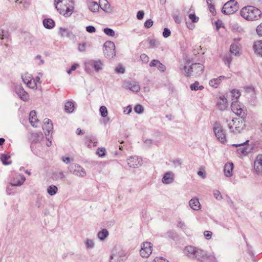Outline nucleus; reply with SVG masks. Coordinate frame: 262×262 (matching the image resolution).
Listing matches in <instances>:
<instances>
[{
  "mask_svg": "<svg viewBox=\"0 0 262 262\" xmlns=\"http://www.w3.org/2000/svg\"><path fill=\"white\" fill-rule=\"evenodd\" d=\"M184 254L189 258L199 262H217L214 254L192 246H186L184 250Z\"/></svg>",
  "mask_w": 262,
  "mask_h": 262,
  "instance_id": "1",
  "label": "nucleus"
},
{
  "mask_svg": "<svg viewBox=\"0 0 262 262\" xmlns=\"http://www.w3.org/2000/svg\"><path fill=\"white\" fill-rule=\"evenodd\" d=\"M54 5L57 11L65 17L70 16L73 12V0H55Z\"/></svg>",
  "mask_w": 262,
  "mask_h": 262,
  "instance_id": "2",
  "label": "nucleus"
},
{
  "mask_svg": "<svg viewBox=\"0 0 262 262\" xmlns=\"http://www.w3.org/2000/svg\"><path fill=\"white\" fill-rule=\"evenodd\" d=\"M240 14L247 20L254 21L260 18L262 13L259 9L254 6H247L241 10Z\"/></svg>",
  "mask_w": 262,
  "mask_h": 262,
  "instance_id": "3",
  "label": "nucleus"
},
{
  "mask_svg": "<svg viewBox=\"0 0 262 262\" xmlns=\"http://www.w3.org/2000/svg\"><path fill=\"white\" fill-rule=\"evenodd\" d=\"M204 69V66L199 63H193L188 68L183 65L180 67L181 72L187 77H198L203 73Z\"/></svg>",
  "mask_w": 262,
  "mask_h": 262,
  "instance_id": "4",
  "label": "nucleus"
},
{
  "mask_svg": "<svg viewBox=\"0 0 262 262\" xmlns=\"http://www.w3.org/2000/svg\"><path fill=\"white\" fill-rule=\"evenodd\" d=\"M224 122L226 124L229 130L234 134H238L244 129L245 124L239 118H233L230 116L224 118Z\"/></svg>",
  "mask_w": 262,
  "mask_h": 262,
  "instance_id": "5",
  "label": "nucleus"
},
{
  "mask_svg": "<svg viewBox=\"0 0 262 262\" xmlns=\"http://www.w3.org/2000/svg\"><path fill=\"white\" fill-rule=\"evenodd\" d=\"M68 170L70 174L79 178L85 177L86 172L85 169L77 163H72L68 167Z\"/></svg>",
  "mask_w": 262,
  "mask_h": 262,
  "instance_id": "6",
  "label": "nucleus"
},
{
  "mask_svg": "<svg viewBox=\"0 0 262 262\" xmlns=\"http://www.w3.org/2000/svg\"><path fill=\"white\" fill-rule=\"evenodd\" d=\"M238 9V4L234 0H230L225 4L222 12L226 15L232 14Z\"/></svg>",
  "mask_w": 262,
  "mask_h": 262,
  "instance_id": "7",
  "label": "nucleus"
},
{
  "mask_svg": "<svg viewBox=\"0 0 262 262\" xmlns=\"http://www.w3.org/2000/svg\"><path fill=\"white\" fill-rule=\"evenodd\" d=\"M103 64L100 60H90L85 62V70L90 73L91 68H94L96 72H99L103 69Z\"/></svg>",
  "mask_w": 262,
  "mask_h": 262,
  "instance_id": "8",
  "label": "nucleus"
},
{
  "mask_svg": "<svg viewBox=\"0 0 262 262\" xmlns=\"http://www.w3.org/2000/svg\"><path fill=\"white\" fill-rule=\"evenodd\" d=\"M104 56L108 59L113 58L116 55L115 43L111 41L105 42L103 45Z\"/></svg>",
  "mask_w": 262,
  "mask_h": 262,
  "instance_id": "9",
  "label": "nucleus"
},
{
  "mask_svg": "<svg viewBox=\"0 0 262 262\" xmlns=\"http://www.w3.org/2000/svg\"><path fill=\"white\" fill-rule=\"evenodd\" d=\"M152 244L150 242H145L141 244L140 254L142 257L147 258L152 253Z\"/></svg>",
  "mask_w": 262,
  "mask_h": 262,
  "instance_id": "10",
  "label": "nucleus"
},
{
  "mask_svg": "<svg viewBox=\"0 0 262 262\" xmlns=\"http://www.w3.org/2000/svg\"><path fill=\"white\" fill-rule=\"evenodd\" d=\"M231 108L232 112L237 116L244 117L246 115L245 108L240 102L237 101H232Z\"/></svg>",
  "mask_w": 262,
  "mask_h": 262,
  "instance_id": "11",
  "label": "nucleus"
},
{
  "mask_svg": "<svg viewBox=\"0 0 262 262\" xmlns=\"http://www.w3.org/2000/svg\"><path fill=\"white\" fill-rule=\"evenodd\" d=\"M126 254L122 250H114L110 257V262H124Z\"/></svg>",
  "mask_w": 262,
  "mask_h": 262,
  "instance_id": "12",
  "label": "nucleus"
},
{
  "mask_svg": "<svg viewBox=\"0 0 262 262\" xmlns=\"http://www.w3.org/2000/svg\"><path fill=\"white\" fill-rule=\"evenodd\" d=\"M127 164L130 168H136L142 164V160L138 156H130L127 160Z\"/></svg>",
  "mask_w": 262,
  "mask_h": 262,
  "instance_id": "13",
  "label": "nucleus"
},
{
  "mask_svg": "<svg viewBox=\"0 0 262 262\" xmlns=\"http://www.w3.org/2000/svg\"><path fill=\"white\" fill-rule=\"evenodd\" d=\"M14 91L21 100L26 101L29 100V96L28 93L24 90L21 85L18 84L15 86Z\"/></svg>",
  "mask_w": 262,
  "mask_h": 262,
  "instance_id": "14",
  "label": "nucleus"
},
{
  "mask_svg": "<svg viewBox=\"0 0 262 262\" xmlns=\"http://www.w3.org/2000/svg\"><path fill=\"white\" fill-rule=\"evenodd\" d=\"M214 132L217 139L221 142L224 143L226 141L225 133L220 125H217L214 127Z\"/></svg>",
  "mask_w": 262,
  "mask_h": 262,
  "instance_id": "15",
  "label": "nucleus"
},
{
  "mask_svg": "<svg viewBox=\"0 0 262 262\" xmlns=\"http://www.w3.org/2000/svg\"><path fill=\"white\" fill-rule=\"evenodd\" d=\"M254 170L255 173L262 176V155H258L254 162Z\"/></svg>",
  "mask_w": 262,
  "mask_h": 262,
  "instance_id": "16",
  "label": "nucleus"
},
{
  "mask_svg": "<svg viewBox=\"0 0 262 262\" xmlns=\"http://www.w3.org/2000/svg\"><path fill=\"white\" fill-rule=\"evenodd\" d=\"M25 180L26 178L24 176L17 174L14 176L10 184L11 186H20L24 184Z\"/></svg>",
  "mask_w": 262,
  "mask_h": 262,
  "instance_id": "17",
  "label": "nucleus"
},
{
  "mask_svg": "<svg viewBox=\"0 0 262 262\" xmlns=\"http://www.w3.org/2000/svg\"><path fill=\"white\" fill-rule=\"evenodd\" d=\"M174 174L172 171H168L164 174L161 182L166 185L171 184L174 181Z\"/></svg>",
  "mask_w": 262,
  "mask_h": 262,
  "instance_id": "18",
  "label": "nucleus"
},
{
  "mask_svg": "<svg viewBox=\"0 0 262 262\" xmlns=\"http://www.w3.org/2000/svg\"><path fill=\"white\" fill-rule=\"evenodd\" d=\"M233 167L234 165L232 162H228L225 164L224 173L225 177L230 178L232 176Z\"/></svg>",
  "mask_w": 262,
  "mask_h": 262,
  "instance_id": "19",
  "label": "nucleus"
},
{
  "mask_svg": "<svg viewBox=\"0 0 262 262\" xmlns=\"http://www.w3.org/2000/svg\"><path fill=\"white\" fill-rule=\"evenodd\" d=\"M248 142H249V141L247 140L246 142L243 143H240L238 144H233V145L236 147H239V148L237 150L239 153H241L243 155H246L250 151L249 147L247 145Z\"/></svg>",
  "mask_w": 262,
  "mask_h": 262,
  "instance_id": "20",
  "label": "nucleus"
},
{
  "mask_svg": "<svg viewBox=\"0 0 262 262\" xmlns=\"http://www.w3.org/2000/svg\"><path fill=\"white\" fill-rule=\"evenodd\" d=\"M29 121L31 125L37 127L39 124L38 119L36 117V113L35 111H31L29 114Z\"/></svg>",
  "mask_w": 262,
  "mask_h": 262,
  "instance_id": "21",
  "label": "nucleus"
},
{
  "mask_svg": "<svg viewBox=\"0 0 262 262\" xmlns=\"http://www.w3.org/2000/svg\"><path fill=\"white\" fill-rule=\"evenodd\" d=\"M253 49L256 55L262 57V40L255 41L253 43Z\"/></svg>",
  "mask_w": 262,
  "mask_h": 262,
  "instance_id": "22",
  "label": "nucleus"
},
{
  "mask_svg": "<svg viewBox=\"0 0 262 262\" xmlns=\"http://www.w3.org/2000/svg\"><path fill=\"white\" fill-rule=\"evenodd\" d=\"M99 8L107 13H112L113 10L108 2L106 0H99Z\"/></svg>",
  "mask_w": 262,
  "mask_h": 262,
  "instance_id": "23",
  "label": "nucleus"
},
{
  "mask_svg": "<svg viewBox=\"0 0 262 262\" xmlns=\"http://www.w3.org/2000/svg\"><path fill=\"white\" fill-rule=\"evenodd\" d=\"M240 40V38H235L234 41L235 42L231 44L230 48V52L231 54L237 55L239 53V45L238 43V41Z\"/></svg>",
  "mask_w": 262,
  "mask_h": 262,
  "instance_id": "24",
  "label": "nucleus"
},
{
  "mask_svg": "<svg viewBox=\"0 0 262 262\" xmlns=\"http://www.w3.org/2000/svg\"><path fill=\"white\" fill-rule=\"evenodd\" d=\"M125 86L133 92L139 91L140 87L138 82L136 81H127L125 82Z\"/></svg>",
  "mask_w": 262,
  "mask_h": 262,
  "instance_id": "25",
  "label": "nucleus"
},
{
  "mask_svg": "<svg viewBox=\"0 0 262 262\" xmlns=\"http://www.w3.org/2000/svg\"><path fill=\"white\" fill-rule=\"evenodd\" d=\"M190 207L193 210L198 211L201 209V204L198 198L191 199L189 202Z\"/></svg>",
  "mask_w": 262,
  "mask_h": 262,
  "instance_id": "26",
  "label": "nucleus"
},
{
  "mask_svg": "<svg viewBox=\"0 0 262 262\" xmlns=\"http://www.w3.org/2000/svg\"><path fill=\"white\" fill-rule=\"evenodd\" d=\"M217 106L220 110H225L228 106L227 99L224 96H221L217 102Z\"/></svg>",
  "mask_w": 262,
  "mask_h": 262,
  "instance_id": "27",
  "label": "nucleus"
},
{
  "mask_svg": "<svg viewBox=\"0 0 262 262\" xmlns=\"http://www.w3.org/2000/svg\"><path fill=\"white\" fill-rule=\"evenodd\" d=\"M225 76H220V77L216 78H213L209 81V85L210 86L216 88L218 87V86L221 83V81H222V79L225 78Z\"/></svg>",
  "mask_w": 262,
  "mask_h": 262,
  "instance_id": "28",
  "label": "nucleus"
},
{
  "mask_svg": "<svg viewBox=\"0 0 262 262\" xmlns=\"http://www.w3.org/2000/svg\"><path fill=\"white\" fill-rule=\"evenodd\" d=\"M52 178L55 181L63 180L66 176L62 170H59L53 173Z\"/></svg>",
  "mask_w": 262,
  "mask_h": 262,
  "instance_id": "29",
  "label": "nucleus"
},
{
  "mask_svg": "<svg viewBox=\"0 0 262 262\" xmlns=\"http://www.w3.org/2000/svg\"><path fill=\"white\" fill-rule=\"evenodd\" d=\"M87 5L89 10L93 12H97L99 9V4L96 2H88Z\"/></svg>",
  "mask_w": 262,
  "mask_h": 262,
  "instance_id": "30",
  "label": "nucleus"
},
{
  "mask_svg": "<svg viewBox=\"0 0 262 262\" xmlns=\"http://www.w3.org/2000/svg\"><path fill=\"white\" fill-rule=\"evenodd\" d=\"M74 104L72 101H68L64 105V110L67 113H72L74 110Z\"/></svg>",
  "mask_w": 262,
  "mask_h": 262,
  "instance_id": "31",
  "label": "nucleus"
},
{
  "mask_svg": "<svg viewBox=\"0 0 262 262\" xmlns=\"http://www.w3.org/2000/svg\"><path fill=\"white\" fill-rule=\"evenodd\" d=\"M108 236V232L105 229H102L97 234V236L100 241H104Z\"/></svg>",
  "mask_w": 262,
  "mask_h": 262,
  "instance_id": "32",
  "label": "nucleus"
},
{
  "mask_svg": "<svg viewBox=\"0 0 262 262\" xmlns=\"http://www.w3.org/2000/svg\"><path fill=\"white\" fill-rule=\"evenodd\" d=\"M43 24L45 28L51 29L54 26L55 23L52 19L46 18L43 20Z\"/></svg>",
  "mask_w": 262,
  "mask_h": 262,
  "instance_id": "33",
  "label": "nucleus"
},
{
  "mask_svg": "<svg viewBox=\"0 0 262 262\" xmlns=\"http://www.w3.org/2000/svg\"><path fill=\"white\" fill-rule=\"evenodd\" d=\"M190 88L191 90L196 91L198 90H202L204 89V87L202 85H200L198 81H195L190 85Z\"/></svg>",
  "mask_w": 262,
  "mask_h": 262,
  "instance_id": "34",
  "label": "nucleus"
},
{
  "mask_svg": "<svg viewBox=\"0 0 262 262\" xmlns=\"http://www.w3.org/2000/svg\"><path fill=\"white\" fill-rule=\"evenodd\" d=\"M10 156L6 154H3L1 156V161L4 165H8L11 163V161L9 160Z\"/></svg>",
  "mask_w": 262,
  "mask_h": 262,
  "instance_id": "35",
  "label": "nucleus"
},
{
  "mask_svg": "<svg viewBox=\"0 0 262 262\" xmlns=\"http://www.w3.org/2000/svg\"><path fill=\"white\" fill-rule=\"evenodd\" d=\"M58 191V188L55 185H51L47 188V192L51 196L55 195Z\"/></svg>",
  "mask_w": 262,
  "mask_h": 262,
  "instance_id": "36",
  "label": "nucleus"
},
{
  "mask_svg": "<svg viewBox=\"0 0 262 262\" xmlns=\"http://www.w3.org/2000/svg\"><path fill=\"white\" fill-rule=\"evenodd\" d=\"M231 96L232 98V101H237V99L241 96V93L238 90H233L231 91Z\"/></svg>",
  "mask_w": 262,
  "mask_h": 262,
  "instance_id": "37",
  "label": "nucleus"
},
{
  "mask_svg": "<svg viewBox=\"0 0 262 262\" xmlns=\"http://www.w3.org/2000/svg\"><path fill=\"white\" fill-rule=\"evenodd\" d=\"M42 129L44 130L45 135L46 136L49 135L51 133H52L53 124L43 125Z\"/></svg>",
  "mask_w": 262,
  "mask_h": 262,
  "instance_id": "38",
  "label": "nucleus"
},
{
  "mask_svg": "<svg viewBox=\"0 0 262 262\" xmlns=\"http://www.w3.org/2000/svg\"><path fill=\"white\" fill-rule=\"evenodd\" d=\"M59 33L62 37H69L71 33L66 28H60Z\"/></svg>",
  "mask_w": 262,
  "mask_h": 262,
  "instance_id": "39",
  "label": "nucleus"
},
{
  "mask_svg": "<svg viewBox=\"0 0 262 262\" xmlns=\"http://www.w3.org/2000/svg\"><path fill=\"white\" fill-rule=\"evenodd\" d=\"M177 226V227L181 228L183 231L188 229V227L185 222L184 221L181 220L178 221Z\"/></svg>",
  "mask_w": 262,
  "mask_h": 262,
  "instance_id": "40",
  "label": "nucleus"
},
{
  "mask_svg": "<svg viewBox=\"0 0 262 262\" xmlns=\"http://www.w3.org/2000/svg\"><path fill=\"white\" fill-rule=\"evenodd\" d=\"M21 79L24 83L27 84L28 82L32 79L31 75L28 73H25L21 75Z\"/></svg>",
  "mask_w": 262,
  "mask_h": 262,
  "instance_id": "41",
  "label": "nucleus"
},
{
  "mask_svg": "<svg viewBox=\"0 0 262 262\" xmlns=\"http://www.w3.org/2000/svg\"><path fill=\"white\" fill-rule=\"evenodd\" d=\"M42 138V134L40 133H34L32 135V139L33 142H37Z\"/></svg>",
  "mask_w": 262,
  "mask_h": 262,
  "instance_id": "42",
  "label": "nucleus"
},
{
  "mask_svg": "<svg viewBox=\"0 0 262 262\" xmlns=\"http://www.w3.org/2000/svg\"><path fill=\"white\" fill-rule=\"evenodd\" d=\"M103 31L105 34L110 36L114 37L115 35V31L111 28H104Z\"/></svg>",
  "mask_w": 262,
  "mask_h": 262,
  "instance_id": "43",
  "label": "nucleus"
},
{
  "mask_svg": "<svg viewBox=\"0 0 262 262\" xmlns=\"http://www.w3.org/2000/svg\"><path fill=\"white\" fill-rule=\"evenodd\" d=\"M100 113L101 114V116L104 118L106 117L107 115V108L105 106H101L99 109Z\"/></svg>",
  "mask_w": 262,
  "mask_h": 262,
  "instance_id": "44",
  "label": "nucleus"
},
{
  "mask_svg": "<svg viewBox=\"0 0 262 262\" xmlns=\"http://www.w3.org/2000/svg\"><path fill=\"white\" fill-rule=\"evenodd\" d=\"M188 17L191 21L193 23H197L199 20V17L196 16L194 13L189 14Z\"/></svg>",
  "mask_w": 262,
  "mask_h": 262,
  "instance_id": "45",
  "label": "nucleus"
},
{
  "mask_svg": "<svg viewBox=\"0 0 262 262\" xmlns=\"http://www.w3.org/2000/svg\"><path fill=\"white\" fill-rule=\"evenodd\" d=\"M214 197L217 200H221L223 199L220 191L218 190H214L213 191Z\"/></svg>",
  "mask_w": 262,
  "mask_h": 262,
  "instance_id": "46",
  "label": "nucleus"
},
{
  "mask_svg": "<svg viewBox=\"0 0 262 262\" xmlns=\"http://www.w3.org/2000/svg\"><path fill=\"white\" fill-rule=\"evenodd\" d=\"M28 87L32 89H36L37 88V83L35 82V80H31L28 83L26 84Z\"/></svg>",
  "mask_w": 262,
  "mask_h": 262,
  "instance_id": "47",
  "label": "nucleus"
},
{
  "mask_svg": "<svg viewBox=\"0 0 262 262\" xmlns=\"http://www.w3.org/2000/svg\"><path fill=\"white\" fill-rule=\"evenodd\" d=\"M134 111L136 113L138 114H141L143 112L144 107L142 105L140 104H138L135 106L134 107Z\"/></svg>",
  "mask_w": 262,
  "mask_h": 262,
  "instance_id": "48",
  "label": "nucleus"
},
{
  "mask_svg": "<svg viewBox=\"0 0 262 262\" xmlns=\"http://www.w3.org/2000/svg\"><path fill=\"white\" fill-rule=\"evenodd\" d=\"M115 72L118 74H123L125 72V69L122 65L119 64L116 67Z\"/></svg>",
  "mask_w": 262,
  "mask_h": 262,
  "instance_id": "49",
  "label": "nucleus"
},
{
  "mask_svg": "<svg viewBox=\"0 0 262 262\" xmlns=\"http://www.w3.org/2000/svg\"><path fill=\"white\" fill-rule=\"evenodd\" d=\"M231 60L232 58L230 55L225 56L223 58V60L225 62V64L227 65L228 67H229V65L231 63Z\"/></svg>",
  "mask_w": 262,
  "mask_h": 262,
  "instance_id": "50",
  "label": "nucleus"
},
{
  "mask_svg": "<svg viewBox=\"0 0 262 262\" xmlns=\"http://www.w3.org/2000/svg\"><path fill=\"white\" fill-rule=\"evenodd\" d=\"M256 32L258 36L262 37V22L257 26Z\"/></svg>",
  "mask_w": 262,
  "mask_h": 262,
  "instance_id": "51",
  "label": "nucleus"
},
{
  "mask_svg": "<svg viewBox=\"0 0 262 262\" xmlns=\"http://www.w3.org/2000/svg\"><path fill=\"white\" fill-rule=\"evenodd\" d=\"M85 246L87 248H93L94 247V243L92 240L88 239L85 242Z\"/></svg>",
  "mask_w": 262,
  "mask_h": 262,
  "instance_id": "52",
  "label": "nucleus"
},
{
  "mask_svg": "<svg viewBox=\"0 0 262 262\" xmlns=\"http://www.w3.org/2000/svg\"><path fill=\"white\" fill-rule=\"evenodd\" d=\"M86 44V43H80L78 46V50L80 52H84L85 51Z\"/></svg>",
  "mask_w": 262,
  "mask_h": 262,
  "instance_id": "53",
  "label": "nucleus"
},
{
  "mask_svg": "<svg viewBox=\"0 0 262 262\" xmlns=\"http://www.w3.org/2000/svg\"><path fill=\"white\" fill-rule=\"evenodd\" d=\"M97 154L100 157L104 156L105 154V149L104 148H99L97 149Z\"/></svg>",
  "mask_w": 262,
  "mask_h": 262,
  "instance_id": "54",
  "label": "nucleus"
},
{
  "mask_svg": "<svg viewBox=\"0 0 262 262\" xmlns=\"http://www.w3.org/2000/svg\"><path fill=\"white\" fill-rule=\"evenodd\" d=\"M170 34H171V32L169 29H168L167 28H165L164 29V30L163 32V36L165 38H167V37H169L170 35Z\"/></svg>",
  "mask_w": 262,
  "mask_h": 262,
  "instance_id": "55",
  "label": "nucleus"
},
{
  "mask_svg": "<svg viewBox=\"0 0 262 262\" xmlns=\"http://www.w3.org/2000/svg\"><path fill=\"white\" fill-rule=\"evenodd\" d=\"M144 27L146 28H149L153 25V21L151 19H149L144 23Z\"/></svg>",
  "mask_w": 262,
  "mask_h": 262,
  "instance_id": "56",
  "label": "nucleus"
},
{
  "mask_svg": "<svg viewBox=\"0 0 262 262\" xmlns=\"http://www.w3.org/2000/svg\"><path fill=\"white\" fill-rule=\"evenodd\" d=\"M157 68L160 71L162 72H164L166 70V67L162 63H161L160 61H159V63L157 66Z\"/></svg>",
  "mask_w": 262,
  "mask_h": 262,
  "instance_id": "57",
  "label": "nucleus"
},
{
  "mask_svg": "<svg viewBox=\"0 0 262 262\" xmlns=\"http://www.w3.org/2000/svg\"><path fill=\"white\" fill-rule=\"evenodd\" d=\"M212 233L210 231H205L204 235L207 239H210L212 237Z\"/></svg>",
  "mask_w": 262,
  "mask_h": 262,
  "instance_id": "58",
  "label": "nucleus"
},
{
  "mask_svg": "<svg viewBox=\"0 0 262 262\" xmlns=\"http://www.w3.org/2000/svg\"><path fill=\"white\" fill-rule=\"evenodd\" d=\"M41 202L42 197L37 196L35 202V206L38 208H40L41 206Z\"/></svg>",
  "mask_w": 262,
  "mask_h": 262,
  "instance_id": "59",
  "label": "nucleus"
},
{
  "mask_svg": "<svg viewBox=\"0 0 262 262\" xmlns=\"http://www.w3.org/2000/svg\"><path fill=\"white\" fill-rule=\"evenodd\" d=\"M86 30L89 33H94L96 32L95 28L93 26H89L86 27Z\"/></svg>",
  "mask_w": 262,
  "mask_h": 262,
  "instance_id": "60",
  "label": "nucleus"
},
{
  "mask_svg": "<svg viewBox=\"0 0 262 262\" xmlns=\"http://www.w3.org/2000/svg\"><path fill=\"white\" fill-rule=\"evenodd\" d=\"M140 58L142 61L145 63L148 61L149 58L145 54H142L140 55Z\"/></svg>",
  "mask_w": 262,
  "mask_h": 262,
  "instance_id": "61",
  "label": "nucleus"
},
{
  "mask_svg": "<svg viewBox=\"0 0 262 262\" xmlns=\"http://www.w3.org/2000/svg\"><path fill=\"white\" fill-rule=\"evenodd\" d=\"M198 174L200 177H201L202 179H205L206 177V175L205 173V171L203 169H201L198 172Z\"/></svg>",
  "mask_w": 262,
  "mask_h": 262,
  "instance_id": "62",
  "label": "nucleus"
},
{
  "mask_svg": "<svg viewBox=\"0 0 262 262\" xmlns=\"http://www.w3.org/2000/svg\"><path fill=\"white\" fill-rule=\"evenodd\" d=\"M144 15V12L143 11H139L138 12L137 14V19L141 20L143 19Z\"/></svg>",
  "mask_w": 262,
  "mask_h": 262,
  "instance_id": "63",
  "label": "nucleus"
},
{
  "mask_svg": "<svg viewBox=\"0 0 262 262\" xmlns=\"http://www.w3.org/2000/svg\"><path fill=\"white\" fill-rule=\"evenodd\" d=\"M153 262H169L166 259L163 258L162 257H156L154 259Z\"/></svg>",
  "mask_w": 262,
  "mask_h": 262,
  "instance_id": "64",
  "label": "nucleus"
}]
</instances>
